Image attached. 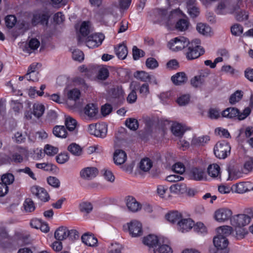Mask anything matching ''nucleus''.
I'll return each mask as SVG.
<instances>
[{"instance_id":"1","label":"nucleus","mask_w":253,"mask_h":253,"mask_svg":"<svg viewBox=\"0 0 253 253\" xmlns=\"http://www.w3.org/2000/svg\"><path fill=\"white\" fill-rule=\"evenodd\" d=\"M200 43L201 42L199 39H195L191 42H189L185 53L188 60L196 59L204 53V50L200 46Z\"/></svg>"},{"instance_id":"2","label":"nucleus","mask_w":253,"mask_h":253,"mask_svg":"<svg viewBox=\"0 0 253 253\" xmlns=\"http://www.w3.org/2000/svg\"><path fill=\"white\" fill-rule=\"evenodd\" d=\"M231 147L226 141H218L214 147L215 156L220 159H224L230 154Z\"/></svg>"},{"instance_id":"3","label":"nucleus","mask_w":253,"mask_h":253,"mask_svg":"<svg viewBox=\"0 0 253 253\" xmlns=\"http://www.w3.org/2000/svg\"><path fill=\"white\" fill-rule=\"evenodd\" d=\"M250 113L251 110L249 107L246 108L242 113H240L239 110L236 108L230 107L222 112V116L229 118L237 117L239 120H243L246 118Z\"/></svg>"},{"instance_id":"4","label":"nucleus","mask_w":253,"mask_h":253,"mask_svg":"<svg viewBox=\"0 0 253 253\" xmlns=\"http://www.w3.org/2000/svg\"><path fill=\"white\" fill-rule=\"evenodd\" d=\"M189 43L188 39L184 37H178L171 40L168 43V47L174 51L180 50Z\"/></svg>"},{"instance_id":"5","label":"nucleus","mask_w":253,"mask_h":253,"mask_svg":"<svg viewBox=\"0 0 253 253\" xmlns=\"http://www.w3.org/2000/svg\"><path fill=\"white\" fill-rule=\"evenodd\" d=\"M87 131L91 135L104 138L106 136L107 126L104 124H92L88 126Z\"/></svg>"},{"instance_id":"6","label":"nucleus","mask_w":253,"mask_h":253,"mask_svg":"<svg viewBox=\"0 0 253 253\" xmlns=\"http://www.w3.org/2000/svg\"><path fill=\"white\" fill-rule=\"evenodd\" d=\"M143 243L149 247L154 248V253H156L155 250L161 243L167 242V238L164 237L158 238L154 235H149L143 238Z\"/></svg>"},{"instance_id":"7","label":"nucleus","mask_w":253,"mask_h":253,"mask_svg":"<svg viewBox=\"0 0 253 253\" xmlns=\"http://www.w3.org/2000/svg\"><path fill=\"white\" fill-rule=\"evenodd\" d=\"M213 243L216 249V252L215 253H228V241L225 237H221L218 235L215 236L213 239Z\"/></svg>"},{"instance_id":"8","label":"nucleus","mask_w":253,"mask_h":253,"mask_svg":"<svg viewBox=\"0 0 253 253\" xmlns=\"http://www.w3.org/2000/svg\"><path fill=\"white\" fill-rule=\"evenodd\" d=\"M104 38L105 36L101 33L92 34L87 37L85 43L89 48H93L100 45Z\"/></svg>"},{"instance_id":"9","label":"nucleus","mask_w":253,"mask_h":253,"mask_svg":"<svg viewBox=\"0 0 253 253\" xmlns=\"http://www.w3.org/2000/svg\"><path fill=\"white\" fill-rule=\"evenodd\" d=\"M251 222V216L245 214L236 215L231 219V224L236 227H243Z\"/></svg>"},{"instance_id":"10","label":"nucleus","mask_w":253,"mask_h":253,"mask_svg":"<svg viewBox=\"0 0 253 253\" xmlns=\"http://www.w3.org/2000/svg\"><path fill=\"white\" fill-rule=\"evenodd\" d=\"M31 191L33 195L42 202H46L48 201L50 198L49 195L46 190L39 186H33L31 188Z\"/></svg>"},{"instance_id":"11","label":"nucleus","mask_w":253,"mask_h":253,"mask_svg":"<svg viewBox=\"0 0 253 253\" xmlns=\"http://www.w3.org/2000/svg\"><path fill=\"white\" fill-rule=\"evenodd\" d=\"M232 211L228 208H223L217 210L214 213V218L218 222H225L231 219Z\"/></svg>"},{"instance_id":"12","label":"nucleus","mask_w":253,"mask_h":253,"mask_svg":"<svg viewBox=\"0 0 253 253\" xmlns=\"http://www.w3.org/2000/svg\"><path fill=\"white\" fill-rule=\"evenodd\" d=\"M127 227L130 235L136 237L142 234V224L137 220H132L127 223Z\"/></svg>"},{"instance_id":"13","label":"nucleus","mask_w":253,"mask_h":253,"mask_svg":"<svg viewBox=\"0 0 253 253\" xmlns=\"http://www.w3.org/2000/svg\"><path fill=\"white\" fill-rule=\"evenodd\" d=\"M194 226L193 221L190 218H182L178 222L177 229L182 233L188 232Z\"/></svg>"},{"instance_id":"14","label":"nucleus","mask_w":253,"mask_h":253,"mask_svg":"<svg viewBox=\"0 0 253 253\" xmlns=\"http://www.w3.org/2000/svg\"><path fill=\"white\" fill-rule=\"evenodd\" d=\"M80 176L84 180H91L96 176L98 170L95 167H86L80 171Z\"/></svg>"},{"instance_id":"15","label":"nucleus","mask_w":253,"mask_h":253,"mask_svg":"<svg viewBox=\"0 0 253 253\" xmlns=\"http://www.w3.org/2000/svg\"><path fill=\"white\" fill-rule=\"evenodd\" d=\"M126 204L128 210L132 212H136L142 209V206L132 196H127L126 198Z\"/></svg>"},{"instance_id":"16","label":"nucleus","mask_w":253,"mask_h":253,"mask_svg":"<svg viewBox=\"0 0 253 253\" xmlns=\"http://www.w3.org/2000/svg\"><path fill=\"white\" fill-rule=\"evenodd\" d=\"M241 2H238L237 4L233 7L232 13H235L236 19L239 21H243L248 18V13L241 8Z\"/></svg>"},{"instance_id":"17","label":"nucleus","mask_w":253,"mask_h":253,"mask_svg":"<svg viewBox=\"0 0 253 253\" xmlns=\"http://www.w3.org/2000/svg\"><path fill=\"white\" fill-rule=\"evenodd\" d=\"M49 16L45 13H37L34 15L32 22L35 26L38 24L42 25H47L48 24Z\"/></svg>"},{"instance_id":"18","label":"nucleus","mask_w":253,"mask_h":253,"mask_svg":"<svg viewBox=\"0 0 253 253\" xmlns=\"http://www.w3.org/2000/svg\"><path fill=\"white\" fill-rule=\"evenodd\" d=\"M98 112V107L93 103L86 105L84 108V114L91 119L96 118Z\"/></svg>"},{"instance_id":"19","label":"nucleus","mask_w":253,"mask_h":253,"mask_svg":"<svg viewBox=\"0 0 253 253\" xmlns=\"http://www.w3.org/2000/svg\"><path fill=\"white\" fill-rule=\"evenodd\" d=\"M25 154V150L23 148H20L18 151L14 152L9 158L11 161L13 163H21L23 161Z\"/></svg>"},{"instance_id":"20","label":"nucleus","mask_w":253,"mask_h":253,"mask_svg":"<svg viewBox=\"0 0 253 253\" xmlns=\"http://www.w3.org/2000/svg\"><path fill=\"white\" fill-rule=\"evenodd\" d=\"M233 7L230 8L229 4L225 1L220 2L216 9L217 14L224 15L227 13H232Z\"/></svg>"},{"instance_id":"21","label":"nucleus","mask_w":253,"mask_h":253,"mask_svg":"<svg viewBox=\"0 0 253 253\" xmlns=\"http://www.w3.org/2000/svg\"><path fill=\"white\" fill-rule=\"evenodd\" d=\"M220 168L216 164H212L209 166L207 169L208 174L214 178H220Z\"/></svg>"},{"instance_id":"22","label":"nucleus","mask_w":253,"mask_h":253,"mask_svg":"<svg viewBox=\"0 0 253 253\" xmlns=\"http://www.w3.org/2000/svg\"><path fill=\"white\" fill-rule=\"evenodd\" d=\"M126 160V154L125 151L122 150L117 149L114 154V161L117 165H122L125 162Z\"/></svg>"},{"instance_id":"23","label":"nucleus","mask_w":253,"mask_h":253,"mask_svg":"<svg viewBox=\"0 0 253 253\" xmlns=\"http://www.w3.org/2000/svg\"><path fill=\"white\" fill-rule=\"evenodd\" d=\"M193 178L196 180H202L206 179V173L202 168H195L191 170Z\"/></svg>"},{"instance_id":"24","label":"nucleus","mask_w":253,"mask_h":253,"mask_svg":"<svg viewBox=\"0 0 253 253\" xmlns=\"http://www.w3.org/2000/svg\"><path fill=\"white\" fill-rule=\"evenodd\" d=\"M166 219L172 223H177L178 225V222L179 221L182 219L183 216L182 214L178 211H172L167 213L166 215Z\"/></svg>"},{"instance_id":"25","label":"nucleus","mask_w":253,"mask_h":253,"mask_svg":"<svg viewBox=\"0 0 253 253\" xmlns=\"http://www.w3.org/2000/svg\"><path fill=\"white\" fill-rule=\"evenodd\" d=\"M82 242L87 246L93 247L96 245L97 239L92 235L85 233L82 236Z\"/></svg>"},{"instance_id":"26","label":"nucleus","mask_w":253,"mask_h":253,"mask_svg":"<svg viewBox=\"0 0 253 253\" xmlns=\"http://www.w3.org/2000/svg\"><path fill=\"white\" fill-rule=\"evenodd\" d=\"M171 81L175 85H181L187 80L186 75L183 72H179L171 77Z\"/></svg>"},{"instance_id":"27","label":"nucleus","mask_w":253,"mask_h":253,"mask_svg":"<svg viewBox=\"0 0 253 253\" xmlns=\"http://www.w3.org/2000/svg\"><path fill=\"white\" fill-rule=\"evenodd\" d=\"M68 229L66 227H59L54 233V237L58 241H61L67 238Z\"/></svg>"},{"instance_id":"28","label":"nucleus","mask_w":253,"mask_h":253,"mask_svg":"<svg viewBox=\"0 0 253 253\" xmlns=\"http://www.w3.org/2000/svg\"><path fill=\"white\" fill-rule=\"evenodd\" d=\"M53 134L57 137L66 138L67 132L66 128L63 126H56L53 128Z\"/></svg>"},{"instance_id":"29","label":"nucleus","mask_w":253,"mask_h":253,"mask_svg":"<svg viewBox=\"0 0 253 253\" xmlns=\"http://www.w3.org/2000/svg\"><path fill=\"white\" fill-rule=\"evenodd\" d=\"M216 231L217 233V235L226 238V237L232 234L233 229L231 226L224 225L218 227L216 229Z\"/></svg>"},{"instance_id":"30","label":"nucleus","mask_w":253,"mask_h":253,"mask_svg":"<svg viewBox=\"0 0 253 253\" xmlns=\"http://www.w3.org/2000/svg\"><path fill=\"white\" fill-rule=\"evenodd\" d=\"M171 130L175 136L181 137L183 135L185 129L180 124L175 123L172 124Z\"/></svg>"},{"instance_id":"31","label":"nucleus","mask_w":253,"mask_h":253,"mask_svg":"<svg viewBox=\"0 0 253 253\" xmlns=\"http://www.w3.org/2000/svg\"><path fill=\"white\" fill-rule=\"evenodd\" d=\"M67 150L74 156H80L83 154L82 147L76 143H72L68 146Z\"/></svg>"},{"instance_id":"32","label":"nucleus","mask_w":253,"mask_h":253,"mask_svg":"<svg viewBox=\"0 0 253 253\" xmlns=\"http://www.w3.org/2000/svg\"><path fill=\"white\" fill-rule=\"evenodd\" d=\"M116 54L119 58L124 59L127 56L128 51L126 46L124 44H119L115 48Z\"/></svg>"},{"instance_id":"33","label":"nucleus","mask_w":253,"mask_h":253,"mask_svg":"<svg viewBox=\"0 0 253 253\" xmlns=\"http://www.w3.org/2000/svg\"><path fill=\"white\" fill-rule=\"evenodd\" d=\"M210 140L208 136H202L200 137H193L191 141V145L199 146L205 145Z\"/></svg>"},{"instance_id":"34","label":"nucleus","mask_w":253,"mask_h":253,"mask_svg":"<svg viewBox=\"0 0 253 253\" xmlns=\"http://www.w3.org/2000/svg\"><path fill=\"white\" fill-rule=\"evenodd\" d=\"M171 192L176 194L183 193L186 191V185L182 183L172 184L169 188Z\"/></svg>"},{"instance_id":"35","label":"nucleus","mask_w":253,"mask_h":253,"mask_svg":"<svg viewBox=\"0 0 253 253\" xmlns=\"http://www.w3.org/2000/svg\"><path fill=\"white\" fill-rule=\"evenodd\" d=\"M91 31L90 23L88 21H84L82 23L80 33L83 37L87 36Z\"/></svg>"},{"instance_id":"36","label":"nucleus","mask_w":253,"mask_h":253,"mask_svg":"<svg viewBox=\"0 0 253 253\" xmlns=\"http://www.w3.org/2000/svg\"><path fill=\"white\" fill-rule=\"evenodd\" d=\"M124 92L121 87L117 86L111 88L110 94L113 98L121 99L124 96Z\"/></svg>"},{"instance_id":"37","label":"nucleus","mask_w":253,"mask_h":253,"mask_svg":"<svg viewBox=\"0 0 253 253\" xmlns=\"http://www.w3.org/2000/svg\"><path fill=\"white\" fill-rule=\"evenodd\" d=\"M44 107L41 104H34L33 105V115L37 118H40L43 114Z\"/></svg>"},{"instance_id":"38","label":"nucleus","mask_w":253,"mask_h":253,"mask_svg":"<svg viewBox=\"0 0 253 253\" xmlns=\"http://www.w3.org/2000/svg\"><path fill=\"white\" fill-rule=\"evenodd\" d=\"M134 77L141 81L146 82L151 79V76L144 71H137L134 74Z\"/></svg>"},{"instance_id":"39","label":"nucleus","mask_w":253,"mask_h":253,"mask_svg":"<svg viewBox=\"0 0 253 253\" xmlns=\"http://www.w3.org/2000/svg\"><path fill=\"white\" fill-rule=\"evenodd\" d=\"M152 167V162L149 158L142 159L139 164L140 169L144 171H148Z\"/></svg>"},{"instance_id":"40","label":"nucleus","mask_w":253,"mask_h":253,"mask_svg":"<svg viewBox=\"0 0 253 253\" xmlns=\"http://www.w3.org/2000/svg\"><path fill=\"white\" fill-rule=\"evenodd\" d=\"M168 242L169 241L167 239V243H161V245H159L155 250L156 253L157 252L158 253H172L171 248L167 244Z\"/></svg>"},{"instance_id":"41","label":"nucleus","mask_w":253,"mask_h":253,"mask_svg":"<svg viewBox=\"0 0 253 253\" xmlns=\"http://www.w3.org/2000/svg\"><path fill=\"white\" fill-rule=\"evenodd\" d=\"M196 29L199 33L203 35H208L211 31L209 26L202 23L197 24Z\"/></svg>"},{"instance_id":"42","label":"nucleus","mask_w":253,"mask_h":253,"mask_svg":"<svg viewBox=\"0 0 253 253\" xmlns=\"http://www.w3.org/2000/svg\"><path fill=\"white\" fill-rule=\"evenodd\" d=\"M44 152L48 156H53L58 153V148L49 144H46L44 147Z\"/></svg>"},{"instance_id":"43","label":"nucleus","mask_w":253,"mask_h":253,"mask_svg":"<svg viewBox=\"0 0 253 253\" xmlns=\"http://www.w3.org/2000/svg\"><path fill=\"white\" fill-rule=\"evenodd\" d=\"M243 97V92L241 90H237L230 97L229 102L231 104H234L239 102Z\"/></svg>"},{"instance_id":"44","label":"nucleus","mask_w":253,"mask_h":253,"mask_svg":"<svg viewBox=\"0 0 253 253\" xmlns=\"http://www.w3.org/2000/svg\"><path fill=\"white\" fill-rule=\"evenodd\" d=\"M81 95L80 90L77 88L71 89L68 91L67 97L70 100H77L79 99Z\"/></svg>"},{"instance_id":"45","label":"nucleus","mask_w":253,"mask_h":253,"mask_svg":"<svg viewBox=\"0 0 253 253\" xmlns=\"http://www.w3.org/2000/svg\"><path fill=\"white\" fill-rule=\"evenodd\" d=\"M23 206L26 212H31L35 209V204L31 199H26L24 203Z\"/></svg>"},{"instance_id":"46","label":"nucleus","mask_w":253,"mask_h":253,"mask_svg":"<svg viewBox=\"0 0 253 253\" xmlns=\"http://www.w3.org/2000/svg\"><path fill=\"white\" fill-rule=\"evenodd\" d=\"M5 22L7 27L12 28L17 22L16 17L13 15H7L5 18Z\"/></svg>"},{"instance_id":"47","label":"nucleus","mask_w":253,"mask_h":253,"mask_svg":"<svg viewBox=\"0 0 253 253\" xmlns=\"http://www.w3.org/2000/svg\"><path fill=\"white\" fill-rule=\"evenodd\" d=\"M1 179L2 181L1 183L8 186V185H10L14 182V176L11 173H7L3 174Z\"/></svg>"},{"instance_id":"48","label":"nucleus","mask_w":253,"mask_h":253,"mask_svg":"<svg viewBox=\"0 0 253 253\" xmlns=\"http://www.w3.org/2000/svg\"><path fill=\"white\" fill-rule=\"evenodd\" d=\"M235 231L233 230L232 235L237 239H242L248 233L244 228L241 227H237Z\"/></svg>"},{"instance_id":"49","label":"nucleus","mask_w":253,"mask_h":253,"mask_svg":"<svg viewBox=\"0 0 253 253\" xmlns=\"http://www.w3.org/2000/svg\"><path fill=\"white\" fill-rule=\"evenodd\" d=\"M126 125L130 129L135 130L138 127V123L137 120L133 118H129L126 121Z\"/></svg>"},{"instance_id":"50","label":"nucleus","mask_w":253,"mask_h":253,"mask_svg":"<svg viewBox=\"0 0 253 253\" xmlns=\"http://www.w3.org/2000/svg\"><path fill=\"white\" fill-rule=\"evenodd\" d=\"M205 82L199 76H195L191 80V84L194 87H201Z\"/></svg>"},{"instance_id":"51","label":"nucleus","mask_w":253,"mask_h":253,"mask_svg":"<svg viewBox=\"0 0 253 253\" xmlns=\"http://www.w3.org/2000/svg\"><path fill=\"white\" fill-rule=\"evenodd\" d=\"M77 121L70 117H68L66 118L65 125L69 131L74 130L77 126Z\"/></svg>"},{"instance_id":"52","label":"nucleus","mask_w":253,"mask_h":253,"mask_svg":"<svg viewBox=\"0 0 253 253\" xmlns=\"http://www.w3.org/2000/svg\"><path fill=\"white\" fill-rule=\"evenodd\" d=\"M109 72L108 69L104 66L101 67L98 70L97 78L99 80H105L109 77Z\"/></svg>"},{"instance_id":"53","label":"nucleus","mask_w":253,"mask_h":253,"mask_svg":"<svg viewBox=\"0 0 253 253\" xmlns=\"http://www.w3.org/2000/svg\"><path fill=\"white\" fill-rule=\"evenodd\" d=\"M244 172L247 173L253 170V157H249L244 164Z\"/></svg>"},{"instance_id":"54","label":"nucleus","mask_w":253,"mask_h":253,"mask_svg":"<svg viewBox=\"0 0 253 253\" xmlns=\"http://www.w3.org/2000/svg\"><path fill=\"white\" fill-rule=\"evenodd\" d=\"M102 174L104 178L111 182L115 180V176L111 170L107 169H104L102 170Z\"/></svg>"},{"instance_id":"55","label":"nucleus","mask_w":253,"mask_h":253,"mask_svg":"<svg viewBox=\"0 0 253 253\" xmlns=\"http://www.w3.org/2000/svg\"><path fill=\"white\" fill-rule=\"evenodd\" d=\"M189 26V22L186 19L179 20L176 24V28L179 31H183L186 30Z\"/></svg>"},{"instance_id":"56","label":"nucleus","mask_w":253,"mask_h":253,"mask_svg":"<svg viewBox=\"0 0 253 253\" xmlns=\"http://www.w3.org/2000/svg\"><path fill=\"white\" fill-rule=\"evenodd\" d=\"M92 206L90 203L83 202L80 205V210L82 212L88 213L92 211Z\"/></svg>"},{"instance_id":"57","label":"nucleus","mask_w":253,"mask_h":253,"mask_svg":"<svg viewBox=\"0 0 253 253\" xmlns=\"http://www.w3.org/2000/svg\"><path fill=\"white\" fill-rule=\"evenodd\" d=\"M172 169L175 172L181 174L184 172L185 168L182 163L178 162L172 166Z\"/></svg>"},{"instance_id":"58","label":"nucleus","mask_w":253,"mask_h":253,"mask_svg":"<svg viewBox=\"0 0 253 253\" xmlns=\"http://www.w3.org/2000/svg\"><path fill=\"white\" fill-rule=\"evenodd\" d=\"M72 58L74 60L81 62L84 59V53L79 49H75L72 52Z\"/></svg>"},{"instance_id":"59","label":"nucleus","mask_w":253,"mask_h":253,"mask_svg":"<svg viewBox=\"0 0 253 253\" xmlns=\"http://www.w3.org/2000/svg\"><path fill=\"white\" fill-rule=\"evenodd\" d=\"M146 66L149 69H154L158 67L159 64L155 58L150 57L146 61Z\"/></svg>"},{"instance_id":"60","label":"nucleus","mask_w":253,"mask_h":253,"mask_svg":"<svg viewBox=\"0 0 253 253\" xmlns=\"http://www.w3.org/2000/svg\"><path fill=\"white\" fill-rule=\"evenodd\" d=\"M47 181L49 185L54 188H59L60 185L59 180L56 177L49 176L47 178Z\"/></svg>"},{"instance_id":"61","label":"nucleus","mask_w":253,"mask_h":253,"mask_svg":"<svg viewBox=\"0 0 253 253\" xmlns=\"http://www.w3.org/2000/svg\"><path fill=\"white\" fill-rule=\"evenodd\" d=\"M25 77L28 81H37L39 79V73L38 72L29 71L25 75Z\"/></svg>"},{"instance_id":"62","label":"nucleus","mask_w":253,"mask_h":253,"mask_svg":"<svg viewBox=\"0 0 253 253\" xmlns=\"http://www.w3.org/2000/svg\"><path fill=\"white\" fill-rule=\"evenodd\" d=\"M56 159L58 163L63 164L69 160V156L67 153H60L56 156Z\"/></svg>"},{"instance_id":"63","label":"nucleus","mask_w":253,"mask_h":253,"mask_svg":"<svg viewBox=\"0 0 253 253\" xmlns=\"http://www.w3.org/2000/svg\"><path fill=\"white\" fill-rule=\"evenodd\" d=\"M144 52L138 48L136 46H134L132 48L133 58L134 60H138L140 57L144 56Z\"/></svg>"},{"instance_id":"64","label":"nucleus","mask_w":253,"mask_h":253,"mask_svg":"<svg viewBox=\"0 0 253 253\" xmlns=\"http://www.w3.org/2000/svg\"><path fill=\"white\" fill-rule=\"evenodd\" d=\"M194 230L201 234H204L206 232L207 229L205 226L202 222H197L195 225L193 226Z\"/></svg>"}]
</instances>
